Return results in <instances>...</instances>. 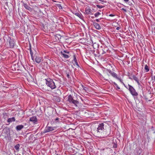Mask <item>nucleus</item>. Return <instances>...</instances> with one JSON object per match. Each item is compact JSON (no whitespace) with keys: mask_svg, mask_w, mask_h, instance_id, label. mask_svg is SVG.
<instances>
[{"mask_svg":"<svg viewBox=\"0 0 155 155\" xmlns=\"http://www.w3.org/2000/svg\"><path fill=\"white\" fill-rule=\"evenodd\" d=\"M61 37L62 36L59 34H56L55 36V38L56 40L58 39V40H59L60 41V39L61 38Z\"/></svg>","mask_w":155,"mask_h":155,"instance_id":"nucleus-17","label":"nucleus"},{"mask_svg":"<svg viewBox=\"0 0 155 155\" xmlns=\"http://www.w3.org/2000/svg\"><path fill=\"white\" fill-rule=\"evenodd\" d=\"M82 87L83 88V90L85 91L86 92L88 93L89 92H90L88 87H85L83 86V85H82Z\"/></svg>","mask_w":155,"mask_h":155,"instance_id":"nucleus-18","label":"nucleus"},{"mask_svg":"<svg viewBox=\"0 0 155 155\" xmlns=\"http://www.w3.org/2000/svg\"><path fill=\"white\" fill-rule=\"evenodd\" d=\"M133 79L138 84H139V80L137 78L136 76L134 75L133 76Z\"/></svg>","mask_w":155,"mask_h":155,"instance_id":"nucleus-20","label":"nucleus"},{"mask_svg":"<svg viewBox=\"0 0 155 155\" xmlns=\"http://www.w3.org/2000/svg\"><path fill=\"white\" fill-rule=\"evenodd\" d=\"M43 28L44 29H45L46 30H48V28L47 27L46 24L45 25H43Z\"/></svg>","mask_w":155,"mask_h":155,"instance_id":"nucleus-26","label":"nucleus"},{"mask_svg":"<svg viewBox=\"0 0 155 155\" xmlns=\"http://www.w3.org/2000/svg\"><path fill=\"white\" fill-rule=\"evenodd\" d=\"M124 0L126 3H127L129 1V0Z\"/></svg>","mask_w":155,"mask_h":155,"instance_id":"nucleus-33","label":"nucleus"},{"mask_svg":"<svg viewBox=\"0 0 155 155\" xmlns=\"http://www.w3.org/2000/svg\"><path fill=\"white\" fill-rule=\"evenodd\" d=\"M93 25L95 28L98 30H100L101 29V27L99 24L96 22H94Z\"/></svg>","mask_w":155,"mask_h":155,"instance_id":"nucleus-8","label":"nucleus"},{"mask_svg":"<svg viewBox=\"0 0 155 155\" xmlns=\"http://www.w3.org/2000/svg\"><path fill=\"white\" fill-rule=\"evenodd\" d=\"M15 121V118L13 117L11 118H9L7 120V122L8 123H11L12 122Z\"/></svg>","mask_w":155,"mask_h":155,"instance_id":"nucleus-15","label":"nucleus"},{"mask_svg":"<svg viewBox=\"0 0 155 155\" xmlns=\"http://www.w3.org/2000/svg\"><path fill=\"white\" fill-rule=\"evenodd\" d=\"M23 127L24 126L23 125H18L16 127V129L17 130H21Z\"/></svg>","mask_w":155,"mask_h":155,"instance_id":"nucleus-16","label":"nucleus"},{"mask_svg":"<svg viewBox=\"0 0 155 155\" xmlns=\"http://www.w3.org/2000/svg\"><path fill=\"white\" fill-rule=\"evenodd\" d=\"M114 85L116 86V89L117 90H118L120 89V87L115 82H113Z\"/></svg>","mask_w":155,"mask_h":155,"instance_id":"nucleus-19","label":"nucleus"},{"mask_svg":"<svg viewBox=\"0 0 155 155\" xmlns=\"http://www.w3.org/2000/svg\"><path fill=\"white\" fill-rule=\"evenodd\" d=\"M137 37L138 38H139V37H140V38L143 37V36L141 35H137Z\"/></svg>","mask_w":155,"mask_h":155,"instance_id":"nucleus-31","label":"nucleus"},{"mask_svg":"<svg viewBox=\"0 0 155 155\" xmlns=\"http://www.w3.org/2000/svg\"><path fill=\"white\" fill-rule=\"evenodd\" d=\"M153 78H154V80L155 81V76H154L153 77Z\"/></svg>","mask_w":155,"mask_h":155,"instance_id":"nucleus-40","label":"nucleus"},{"mask_svg":"<svg viewBox=\"0 0 155 155\" xmlns=\"http://www.w3.org/2000/svg\"><path fill=\"white\" fill-rule=\"evenodd\" d=\"M121 10H122L123 11H124V12H127V10H126V9H124V8H122L121 9Z\"/></svg>","mask_w":155,"mask_h":155,"instance_id":"nucleus-30","label":"nucleus"},{"mask_svg":"<svg viewBox=\"0 0 155 155\" xmlns=\"http://www.w3.org/2000/svg\"><path fill=\"white\" fill-rule=\"evenodd\" d=\"M30 121L35 123L37 122V119L36 117L33 116L30 118Z\"/></svg>","mask_w":155,"mask_h":155,"instance_id":"nucleus-9","label":"nucleus"},{"mask_svg":"<svg viewBox=\"0 0 155 155\" xmlns=\"http://www.w3.org/2000/svg\"><path fill=\"white\" fill-rule=\"evenodd\" d=\"M113 147L114 148H116L117 147V143H113Z\"/></svg>","mask_w":155,"mask_h":155,"instance_id":"nucleus-28","label":"nucleus"},{"mask_svg":"<svg viewBox=\"0 0 155 155\" xmlns=\"http://www.w3.org/2000/svg\"><path fill=\"white\" fill-rule=\"evenodd\" d=\"M68 101L70 103L73 104L76 107L78 106L79 104V102L77 100H74L72 96L69 95L68 97Z\"/></svg>","mask_w":155,"mask_h":155,"instance_id":"nucleus-5","label":"nucleus"},{"mask_svg":"<svg viewBox=\"0 0 155 155\" xmlns=\"http://www.w3.org/2000/svg\"><path fill=\"white\" fill-rule=\"evenodd\" d=\"M99 1H101V2H104V0H98Z\"/></svg>","mask_w":155,"mask_h":155,"instance_id":"nucleus-38","label":"nucleus"},{"mask_svg":"<svg viewBox=\"0 0 155 155\" xmlns=\"http://www.w3.org/2000/svg\"><path fill=\"white\" fill-rule=\"evenodd\" d=\"M144 69L146 71V72H148L149 70V69L148 66L147 65H145V67H144Z\"/></svg>","mask_w":155,"mask_h":155,"instance_id":"nucleus-22","label":"nucleus"},{"mask_svg":"<svg viewBox=\"0 0 155 155\" xmlns=\"http://www.w3.org/2000/svg\"><path fill=\"white\" fill-rule=\"evenodd\" d=\"M45 80L46 81V84L51 89H53L56 88V86L52 79L50 78H48L45 79Z\"/></svg>","mask_w":155,"mask_h":155,"instance_id":"nucleus-4","label":"nucleus"},{"mask_svg":"<svg viewBox=\"0 0 155 155\" xmlns=\"http://www.w3.org/2000/svg\"><path fill=\"white\" fill-rule=\"evenodd\" d=\"M56 128V127H46L44 130V133H46L51 131L54 130Z\"/></svg>","mask_w":155,"mask_h":155,"instance_id":"nucleus-7","label":"nucleus"},{"mask_svg":"<svg viewBox=\"0 0 155 155\" xmlns=\"http://www.w3.org/2000/svg\"><path fill=\"white\" fill-rule=\"evenodd\" d=\"M63 52H64V53H67V54H69V51H66V50H64L63 51H62Z\"/></svg>","mask_w":155,"mask_h":155,"instance_id":"nucleus-29","label":"nucleus"},{"mask_svg":"<svg viewBox=\"0 0 155 155\" xmlns=\"http://www.w3.org/2000/svg\"><path fill=\"white\" fill-rule=\"evenodd\" d=\"M58 7H59V8L60 9H62V8L61 6L60 5H59L58 6Z\"/></svg>","mask_w":155,"mask_h":155,"instance_id":"nucleus-34","label":"nucleus"},{"mask_svg":"<svg viewBox=\"0 0 155 155\" xmlns=\"http://www.w3.org/2000/svg\"><path fill=\"white\" fill-rule=\"evenodd\" d=\"M96 6L97 8H101L104 7V6H103L102 5H97Z\"/></svg>","mask_w":155,"mask_h":155,"instance_id":"nucleus-27","label":"nucleus"},{"mask_svg":"<svg viewBox=\"0 0 155 155\" xmlns=\"http://www.w3.org/2000/svg\"><path fill=\"white\" fill-rule=\"evenodd\" d=\"M101 15V13L100 12H97L94 14V15L95 17H97Z\"/></svg>","mask_w":155,"mask_h":155,"instance_id":"nucleus-23","label":"nucleus"},{"mask_svg":"<svg viewBox=\"0 0 155 155\" xmlns=\"http://www.w3.org/2000/svg\"><path fill=\"white\" fill-rule=\"evenodd\" d=\"M67 77L68 78H69V76H70V75H69V73L68 74H67Z\"/></svg>","mask_w":155,"mask_h":155,"instance_id":"nucleus-35","label":"nucleus"},{"mask_svg":"<svg viewBox=\"0 0 155 155\" xmlns=\"http://www.w3.org/2000/svg\"><path fill=\"white\" fill-rule=\"evenodd\" d=\"M19 147H20V145L19 144H16L15 146V148L16 150H18L19 149Z\"/></svg>","mask_w":155,"mask_h":155,"instance_id":"nucleus-25","label":"nucleus"},{"mask_svg":"<svg viewBox=\"0 0 155 155\" xmlns=\"http://www.w3.org/2000/svg\"><path fill=\"white\" fill-rule=\"evenodd\" d=\"M85 12L86 13L87 15L90 14L91 13V9L88 8H85Z\"/></svg>","mask_w":155,"mask_h":155,"instance_id":"nucleus-13","label":"nucleus"},{"mask_svg":"<svg viewBox=\"0 0 155 155\" xmlns=\"http://www.w3.org/2000/svg\"><path fill=\"white\" fill-rule=\"evenodd\" d=\"M23 6L26 9L28 10L29 11H32V9L31 8L28 6L27 4H24Z\"/></svg>","mask_w":155,"mask_h":155,"instance_id":"nucleus-12","label":"nucleus"},{"mask_svg":"<svg viewBox=\"0 0 155 155\" xmlns=\"http://www.w3.org/2000/svg\"><path fill=\"white\" fill-rule=\"evenodd\" d=\"M41 57H39L38 56H36L35 58V61L38 63H40L41 61Z\"/></svg>","mask_w":155,"mask_h":155,"instance_id":"nucleus-11","label":"nucleus"},{"mask_svg":"<svg viewBox=\"0 0 155 155\" xmlns=\"http://www.w3.org/2000/svg\"><path fill=\"white\" fill-rule=\"evenodd\" d=\"M115 16V15L112 14H110L109 15V16L110 17H114Z\"/></svg>","mask_w":155,"mask_h":155,"instance_id":"nucleus-32","label":"nucleus"},{"mask_svg":"<svg viewBox=\"0 0 155 155\" xmlns=\"http://www.w3.org/2000/svg\"><path fill=\"white\" fill-rule=\"evenodd\" d=\"M73 61L74 62V63L75 64L76 66L77 67H79V65L78 64V63L77 62V60L76 59V56L75 55H74L73 56Z\"/></svg>","mask_w":155,"mask_h":155,"instance_id":"nucleus-14","label":"nucleus"},{"mask_svg":"<svg viewBox=\"0 0 155 155\" xmlns=\"http://www.w3.org/2000/svg\"><path fill=\"white\" fill-rule=\"evenodd\" d=\"M58 120V118H56V119H55V120L56 121H57V120Z\"/></svg>","mask_w":155,"mask_h":155,"instance_id":"nucleus-39","label":"nucleus"},{"mask_svg":"<svg viewBox=\"0 0 155 155\" xmlns=\"http://www.w3.org/2000/svg\"><path fill=\"white\" fill-rule=\"evenodd\" d=\"M120 27H118L116 28V29L117 30H119L120 29Z\"/></svg>","mask_w":155,"mask_h":155,"instance_id":"nucleus-36","label":"nucleus"},{"mask_svg":"<svg viewBox=\"0 0 155 155\" xmlns=\"http://www.w3.org/2000/svg\"><path fill=\"white\" fill-rule=\"evenodd\" d=\"M96 21H97V22H99V19H96Z\"/></svg>","mask_w":155,"mask_h":155,"instance_id":"nucleus-37","label":"nucleus"},{"mask_svg":"<svg viewBox=\"0 0 155 155\" xmlns=\"http://www.w3.org/2000/svg\"><path fill=\"white\" fill-rule=\"evenodd\" d=\"M30 51L31 54V58L32 60H34V58L33 57V53L31 51V48H30Z\"/></svg>","mask_w":155,"mask_h":155,"instance_id":"nucleus-21","label":"nucleus"},{"mask_svg":"<svg viewBox=\"0 0 155 155\" xmlns=\"http://www.w3.org/2000/svg\"><path fill=\"white\" fill-rule=\"evenodd\" d=\"M129 90L131 94L134 96H137L138 95L136 91L134 89L131 85L128 84Z\"/></svg>","mask_w":155,"mask_h":155,"instance_id":"nucleus-6","label":"nucleus"},{"mask_svg":"<svg viewBox=\"0 0 155 155\" xmlns=\"http://www.w3.org/2000/svg\"><path fill=\"white\" fill-rule=\"evenodd\" d=\"M102 76L104 79L107 81L110 80L111 79V76H112L119 80L121 83L124 85V83L123 82L122 80L118 77L117 74L109 69H105L103 71Z\"/></svg>","mask_w":155,"mask_h":155,"instance_id":"nucleus-2","label":"nucleus"},{"mask_svg":"<svg viewBox=\"0 0 155 155\" xmlns=\"http://www.w3.org/2000/svg\"><path fill=\"white\" fill-rule=\"evenodd\" d=\"M92 18H94L93 17H92Z\"/></svg>","mask_w":155,"mask_h":155,"instance_id":"nucleus-41","label":"nucleus"},{"mask_svg":"<svg viewBox=\"0 0 155 155\" xmlns=\"http://www.w3.org/2000/svg\"><path fill=\"white\" fill-rule=\"evenodd\" d=\"M75 15L78 16V17H79V18H81V14L80 13H75Z\"/></svg>","mask_w":155,"mask_h":155,"instance_id":"nucleus-24","label":"nucleus"},{"mask_svg":"<svg viewBox=\"0 0 155 155\" xmlns=\"http://www.w3.org/2000/svg\"><path fill=\"white\" fill-rule=\"evenodd\" d=\"M106 123L99 124L95 134L98 137L104 138L107 137L110 134V130Z\"/></svg>","mask_w":155,"mask_h":155,"instance_id":"nucleus-1","label":"nucleus"},{"mask_svg":"<svg viewBox=\"0 0 155 155\" xmlns=\"http://www.w3.org/2000/svg\"><path fill=\"white\" fill-rule=\"evenodd\" d=\"M61 56L65 58H69V56L68 55L66 54H65L64 53V52H63L62 51H61Z\"/></svg>","mask_w":155,"mask_h":155,"instance_id":"nucleus-10","label":"nucleus"},{"mask_svg":"<svg viewBox=\"0 0 155 155\" xmlns=\"http://www.w3.org/2000/svg\"><path fill=\"white\" fill-rule=\"evenodd\" d=\"M15 45L14 40L10 37H8L5 45V47L7 49L12 48Z\"/></svg>","mask_w":155,"mask_h":155,"instance_id":"nucleus-3","label":"nucleus"}]
</instances>
